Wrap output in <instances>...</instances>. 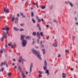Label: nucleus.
I'll use <instances>...</instances> for the list:
<instances>
[{
  "label": "nucleus",
  "instance_id": "nucleus-16",
  "mask_svg": "<svg viewBox=\"0 0 78 78\" xmlns=\"http://www.w3.org/2000/svg\"><path fill=\"white\" fill-rule=\"evenodd\" d=\"M7 75L8 76H10L11 75V73H7Z\"/></svg>",
  "mask_w": 78,
  "mask_h": 78
},
{
  "label": "nucleus",
  "instance_id": "nucleus-27",
  "mask_svg": "<svg viewBox=\"0 0 78 78\" xmlns=\"http://www.w3.org/2000/svg\"><path fill=\"white\" fill-rule=\"evenodd\" d=\"M69 4H70L71 6L72 7H73V4H72V3H71V2H69Z\"/></svg>",
  "mask_w": 78,
  "mask_h": 78
},
{
  "label": "nucleus",
  "instance_id": "nucleus-25",
  "mask_svg": "<svg viewBox=\"0 0 78 78\" xmlns=\"http://www.w3.org/2000/svg\"><path fill=\"white\" fill-rule=\"evenodd\" d=\"M9 27H7L6 29V30L7 31H9Z\"/></svg>",
  "mask_w": 78,
  "mask_h": 78
},
{
  "label": "nucleus",
  "instance_id": "nucleus-61",
  "mask_svg": "<svg viewBox=\"0 0 78 78\" xmlns=\"http://www.w3.org/2000/svg\"><path fill=\"white\" fill-rule=\"evenodd\" d=\"M42 44V41H41V44Z\"/></svg>",
  "mask_w": 78,
  "mask_h": 78
},
{
  "label": "nucleus",
  "instance_id": "nucleus-53",
  "mask_svg": "<svg viewBox=\"0 0 78 78\" xmlns=\"http://www.w3.org/2000/svg\"><path fill=\"white\" fill-rule=\"evenodd\" d=\"M41 20L42 22H44V19H41Z\"/></svg>",
  "mask_w": 78,
  "mask_h": 78
},
{
  "label": "nucleus",
  "instance_id": "nucleus-64",
  "mask_svg": "<svg viewBox=\"0 0 78 78\" xmlns=\"http://www.w3.org/2000/svg\"><path fill=\"white\" fill-rule=\"evenodd\" d=\"M70 70H73V68H71Z\"/></svg>",
  "mask_w": 78,
  "mask_h": 78
},
{
  "label": "nucleus",
  "instance_id": "nucleus-51",
  "mask_svg": "<svg viewBox=\"0 0 78 78\" xmlns=\"http://www.w3.org/2000/svg\"><path fill=\"white\" fill-rule=\"evenodd\" d=\"M67 3V4H68V3H69V1L65 2V3Z\"/></svg>",
  "mask_w": 78,
  "mask_h": 78
},
{
  "label": "nucleus",
  "instance_id": "nucleus-30",
  "mask_svg": "<svg viewBox=\"0 0 78 78\" xmlns=\"http://www.w3.org/2000/svg\"><path fill=\"white\" fill-rule=\"evenodd\" d=\"M65 52L66 53H68L69 52V50L68 49H66L65 50Z\"/></svg>",
  "mask_w": 78,
  "mask_h": 78
},
{
  "label": "nucleus",
  "instance_id": "nucleus-18",
  "mask_svg": "<svg viewBox=\"0 0 78 78\" xmlns=\"http://www.w3.org/2000/svg\"><path fill=\"white\" fill-rule=\"evenodd\" d=\"M42 51L43 55L44 54H45V49H43Z\"/></svg>",
  "mask_w": 78,
  "mask_h": 78
},
{
  "label": "nucleus",
  "instance_id": "nucleus-44",
  "mask_svg": "<svg viewBox=\"0 0 78 78\" xmlns=\"http://www.w3.org/2000/svg\"><path fill=\"white\" fill-rule=\"evenodd\" d=\"M41 47H42V48H44V45H42L41 44Z\"/></svg>",
  "mask_w": 78,
  "mask_h": 78
},
{
  "label": "nucleus",
  "instance_id": "nucleus-19",
  "mask_svg": "<svg viewBox=\"0 0 78 78\" xmlns=\"http://www.w3.org/2000/svg\"><path fill=\"white\" fill-rule=\"evenodd\" d=\"M18 69H19L20 71L22 70V69L21 68H20V65H19L18 66Z\"/></svg>",
  "mask_w": 78,
  "mask_h": 78
},
{
  "label": "nucleus",
  "instance_id": "nucleus-12",
  "mask_svg": "<svg viewBox=\"0 0 78 78\" xmlns=\"http://www.w3.org/2000/svg\"><path fill=\"white\" fill-rule=\"evenodd\" d=\"M13 29H14V30H15V31H19V29H17V28L15 27H13Z\"/></svg>",
  "mask_w": 78,
  "mask_h": 78
},
{
  "label": "nucleus",
  "instance_id": "nucleus-37",
  "mask_svg": "<svg viewBox=\"0 0 78 78\" xmlns=\"http://www.w3.org/2000/svg\"><path fill=\"white\" fill-rule=\"evenodd\" d=\"M13 45H14V46L15 47H16V44L15 43H14Z\"/></svg>",
  "mask_w": 78,
  "mask_h": 78
},
{
  "label": "nucleus",
  "instance_id": "nucleus-31",
  "mask_svg": "<svg viewBox=\"0 0 78 78\" xmlns=\"http://www.w3.org/2000/svg\"><path fill=\"white\" fill-rule=\"evenodd\" d=\"M24 31V30H23V29L21 28L20 29V31Z\"/></svg>",
  "mask_w": 78,
  "mask_h": 78
},
{
  "label": "nucleus",
  "instance_id": "nucleus-11",
  "mask_svg": "<svg viewBox=\"0 0 78 78\" xmlns=\"http://www.w3.org/2000/svg\"><path fill=\"white\" fill-rule=\"evenodd\" d=\"M15 16H13L12 17V22H14V20H15Z\"/></svg>",
  "mask_w": 78,
  "mask_h": 78
},
{
  "label": "nucleus",
  "instance_id": "nucleus-40",
  "mask_svg": "<svg viewBox=\"0 0 78 78\" xmlns=\"http://www.w3.org/2000/svg\"><path fill=\"white\" fill-rule=\"evenodd\" d=\"M6 27H4L2 29V30H6Z\"/></svg>",
  "mask_w": 78,
  "mask_h": 78
},
{
  "label": "nucleus",
  "instance_id": "nucleus-49",
  "mask_svg": "<svg viewBox=\"0 0 78 78\" xmlns=\"http://www.w3.org/2000/svg\"><path fill=\"white\" fill-rule=\"evenodd\" d=\"M3 62H2L1 63V67H2L3 66Z\"/></svg>",
  "mask_w": 78,
  "mask_h": 78
},
{
  "label": "nucleus",
  "instance_id": "nucleus-32",
  "mask_svg": "<svg viewBox=\"0 0 78 78\" xmlns=\"http://www.w3.org/2000/svg\"><path fill=\"white\" fill-rule=\"evenodd\" d=\"M10 44L11 45V47L12 48H13L14 47H13V46H12V44H11V43H10Z\"/></svg>",
  "mask_w": 78,
  "mask_h": 78
},
{
  "label": "nucleus",
  "instance_id": "nucleus-9",
  "mask_svg": "<svg viewBox=\"0 0 78 78\" xmlns=\"http://www.w3.org/2000/svg\"><path fill=\"white\" fill-rule=\"evenodd\" d=\"M19 20V19L18 18L16 17L15 19V23H17L18 22V20Z\"/></svg>",
  "mask_w": 78,
  "mask_h": 78
},
{
  "label": "nucleus",
  "instance_id": "nucleus-24",
  "mask_svg": "<svg viewBox=\"0 0 78 78\" xmlns=\"http://www.w3.org/2000/svg\"><path fill=\"white\" fill-rule=\"evenodd\" d=\"M40 35L41 36H43V33L42 32H40Z\"/></svg>",
  "mask_w": 78,
  "mask_h": 78
},
{
  "label": "nucleus",
  "instance_id": "nucleus-22",
  "mask_svg": "<svg viewBox=\"0 0 78 78\" xmlns=\"http://www.w3.org/2000/svg\"><path fill=\"white\" fill-rule=\"evenodd\" d=\"M3 50L1 49L0 51V53L2 54V53H3Z\"/></svg>",
  "mask_w": 78,
  "mask_h": 78
},
{
  "label": "nucleus",
  "instance_id": "nucleus-60",
  "mask_svg": "<svg viewBox=\"0 0 78 78\" xmlns=\"http://www.w3.org/2000/svg\"><path fill=\"white\" fill-rule=\"evenodd\" d=\"M7 46H8V45H7V44H6L5 45V47H7Z\"/></svg>",
  "mask_w": 78,
  "mask_h": 78
},
{
  "label": "nucleus",
  "instance_id": "nucleus-63",
  "mask_svg": "<svg viewBox=\"0 0 78 78\" xmlns=\"http://www.w3.org/2000/svg\"><path fill=\"white\" fill-rule=\"evenodd\" d=\"M13 61H15H15H16V59H13Z\"/></svg>",
  "mask_w": 78,
  "mask_h": 78
},
{
  "label": "nucleus",
  "instance_id": "nucleus-14",
  "mask_svg": "<svg viewBox=\"0 0 78 78\" xmlns=\"http://www.w3.org/2000/svg\"><path fill=\"white\" fill-rule=\"evenodd\" d=\"M22 59V57L20 56V58H19V59L18 60V61L19 62H21V60Z\"/></svg>",
  "mask_w": 78,
  "mask_h": 78
},
{
  "label": "nucleus",
  "instance_id": "nucleus-41",
  "mask_svg": "<svg viewBox=\"0 0 78 78\" xmlns=\"http://www.w3.org/2000/svg\"><path fill=\"white\" fill-rule=\"evenodd\" d=\"M20 14L22 16L23 15V13H22V12H20Z\"/></svg>",
  "mask_w": 78,
  "mask_h": 78
},
{
  "label": "nucleus",
  "instance_id": "nucleus-36",
  "mask_svg": "<svg viewBox=\"0 0 78 78\" xmlns=\"http://www.w3.org/2000/svg\"><path fill=\"white\" fill-rule=\"evenodd\" d=\"M37 27H38V28H40V27H39V24H37Z\"/></svg>",
  "mask_w": 78,
  "mask_h": 78
},
{
  "label": "nucleus",
  "instance_id": "nucleus-4",
  "mask_svg": "<svg viewBox=\"0 0 78 78\" xmlns=\"http://www.w3.org/2000/svg\"><path fill=\"white\" fill-rule=\"evenodd\" d=\"M33 63H31L30 65V73H31V71H32V67H33Z\"/></svg>",
  "mask_w": 78,
  "mask_h": 78
},
{
  "label": "nucleus",
  "instance_id": "nucleus-45",
  "mask_svg": "<svg viewBox=\"0 0 78 78\" xmlns=\"http://www.w3.org/2000/svg\"><path fill=\"white\" fill-rule=\"evenodd\" d=\"M2 40H1V41H2V42H3V39H4V38H2Z\"/></svg>",
  "mask_w": 78,
  "mask_h": 78
},
{
  "label": "nucleus",
  "instance_id": "nucleus-33",
  "mask_svg": "<svg viewBox=\"0 0 78 78\" xmlns=\"http://www.w3.org/2000/svg\"><path fill=\"white\" fill-rule=\"evenodd\" d=\"M38 21V22H41V20L40 19H39Z\"/></svg>",
  "mask_w": 78,
  "mask_h": 78
},
{
  "label": "nucleus",
  "instance_id": "nucleus-38",
  "mask_svg": "<svg viewBox=\"0 0 78 78\" xmlns=\"http://www.w3.org/2000/svg\"><path fill=\"white\" fill-rule=\"evenodd\" d=\"M22 61L23 62L24 61V62H25V60L24 59L22 58Z\"/></svg>",
  "mask_w": 78,
  "mask_h": 78
},
{
  "label": "nucleus",
  "instance_id": "nucleus-8",
  "mask_svg": "<svg viewBox=\"0 0 78 78\" xmlns=\"http://www.w3.org/2000/svg\"><path fill=\"white\" fill-rule=\"evenodd\" d=\"M45 73H47V75H48L49 74H50V73H49L48 70V69H46V71H45Z\"/></svg>",
  "mask_w": 78,
  "mask_h": 78
},
{
  "label": "nucleus",
  "instance_id": "nucleus-57",
  "mask_svg": "<svg viewBox=\"0 0 78 78\" xmlns=\"http://www.w3.org/2000/svg\"><path fill=\"white\" fill-rule=\"evenodd\" d=\"M8 45H9V47H10V46H11V44H10L9 43Z\"/></svg>",
  "mask_w": 78,
  "mask_h": 78
},
{
  "label": "nucleus",
  "instance_id": "nucleus-35",
  "mask_svg": "<svg viewBox=\"0 0 78 78\" xmlns=\"http://www.w3.org/2000/svg\"><path fill=\"white\" fill-rule=\"evenodd\" d=\"M41 75V74H39V77H42V75Z\"/></svg>",
  "mask_w": 78,
  "mask_h": 78
},
{
  "label": "nucleus",
  "instance_id": "nucleus-43",
  "mask_svg": "<svg viewBox=\"0 0 78 78\" xmlns=\"http://www.w3.org/2000/svg\"><path fill=\"white\" fill-rule=\"evenodd\" d=\"M23 25H24V24H20V26L21 27H22V26H23Z\"/></svg>",
  "mask_w": 78,
  "mask_h": 78
},
{
  "label": "nucleus",
  "instance_id": "nucleus-50",
  "mask_svg": "<svg viewBox=\"0 0 78 78\" xmlns=\"http://www.w3.org/2000/svg\"><path fill=\"white\" fill-rule=\"evenodd\" d=\"M6 67H8V63H6Z\"/></svg>",
  "mask_w": 78,
  "mask_h": 78
},
{
  "label": "nucleus",
  "instance_id": "nucleus-3",
  "mask_svg": "<svg viewBox=\"0 0 78 78\" xmlns=\"http://www.w3.org/2000/svg\"><path fill=\"white\" fill-rule=\"evenodd\" d=\"M4 11L5 12H7V13H9V9L8 8H4Z\"/></svg>",
  "mask_w": 78,
  "mask_h": 78
},
{
  "label": "nucleus",
  "instance_id": "nucleus-54",
  "mask_svg": "<svg viewBox=\"0 0 78 78\" xmlns=\"http://www.w3.org/2000/svg\"><path fill=\"white\" fill-rule=\"evenodd\" d=\"M36 17L37 19H39V17H38V16H36Z\"/></svg>",
  "mask_w": 78,
  "mask_h": 78
},
{
  "label": "nucleus",
  "instance_id": "nucleus-5",
  "mask_svg": "<svg viewBox=\"0 0 78 78\" xmlns=\"http://www.w3.org/2000/svg\"><path fill=\"white\" fill-rule=\"evenodd\" d=\"M52 46H53V47H58V44L56 43H54L52 44Z\"/></svg>",
  "mask_w": 78,
  "mask_h": 78
},
{
  "label": "nucleus",
  "instance_id": "nucleus-42",
  "mask_svg": "<svg viewBox=\"0 0 78 78\" xmlns=\"http://www.w3.org/2000/svg\"><path fill=\"white\" fill-rule=\"evenodd\" d=\"M39 73H40L39 74H42V71H39Z\"/></svg>",
  "mask_w": 78,
  "mask_h": 78
},
{
  "label": "nucleus",
  "instance_id": "nucleus-55",
  "mask_svg": "<svg viewBox=\"0 0 78 78\" xmlns=\"http://www.w3.org/2000/svg\"><path fill=\"white\" fill-rule=\"evenodd\" d=\"M75 24L76 25H78V23L77 22Z\"/></svg>",
  "mask_w": 78,
  "mask_h": 78
},
{
  "label": "nucleus",
  "instance_id": "nucleus-62",
  "mask_svg": "<svg viewBox=\"0 0 78 78\" xmlns=\"http://www.w3.org/2000/svg\"><path fill=\"white\" fill-rule=\"evenodd\" d=\"M28 72H27L26 73V75H27V74H28Z\"/></svg>",
  "mask_w": 78,
  "mask_h": 78
},
{
  "label": "nucleus",
  "instance_id": "nucleus-34",
  "mask_svg": "<svg viewBox=\"0 0 78 78\" xmlns=\"http://www.w3.org/2000/svg\"><path fill=\"white\" fill-rule=\"evenodd\" d=\"M36 6H37V8H39V6H38V4H37V3H36Z\"/></svg>",
  "mask_w": 78,
  "mask_h": 78
},
{
  "label": "nucleus",
  "instance_id": "nucleus-28",
  "mask_svg": "<svg viewBox=\"0 0 78 78\" xmlns=\"http://www.w3.org/2000/svg\"><path fill=\"white\" fill-rule=\"evenodd\" d=\"M43 68H44V70H46L47 69V67H45V66H44L43 67Z\"/></svg>",
  "mask_w": 78,
  "mask_h": 78
},
{
  "label": "nucleus",
  "instance_id": "nucleus-46",
  "mask_svg": "<svg viewBox=\"0 0 78 78\" xmlns=\"http://www.w3.org/2000/svg\"><path fill=\"white\" fill-rule=\"evenodd\" d=\"M62 76L63 78H66V76Z\"/></svg>",
  "mask_w": 78,
  "mask_h": 78
},
{
  "label": "nucleus",
  "instance_id": "nucleus-23",
  "mask_svg": "<svg viewBox=\"0 0 78 78\" xmlns=\"http://www.w3.org/2000/svg\"><path fill=\"white\" fill-rule=\"evenodd\" d=\"M41 8L43 9H45V6H42L41 7Z\"/></svg>",
  "mask_w": 78,
  "mask_h": 78
},
{
  "label": "nucleus",
  "instance_id": "nucleus-2",
  "mask_svg": "<svg viewBox=\"0 0 78 78\" xmlns=\"http://www.w3.org/2000/svg\"><path fill=\"white\" fill-rule=\"evenodd\" d=\"M25 35H21L20 40L22 41V44L23 47H25L26 46L27 44V41L26 40H25Z\"/></svg>",
  "mask_w": 78,
  "mask_h": 78
},
{
  "label": "nucleus",
  "instance_id": "nucleus-7",
  "mask_svg": "<svg viewBox=\"0 0 78 78\" xmlns=\"http://www.w3.org/2000/svg\"><path fill=\"white\" fill-rule=\"evenodd\" d=\"M20 72H21V74H22L23 76L26 77V76H24V74L23 73V71H22V70H20Z\"/></svg>",
  "mask_w": 78,
  "mask_h": 78
},
{
  "label": "nucleus",
  "instance_id": "nucleus-17",
  "mask_svg": "<svg viewBox=\"0 0 78 78\" xmlns=\"http://www.w3.org/2000/svg\"><path fill=\"white\" fill-rule=\"evenodd\" d=\"M33 36H36V33L35 32H33L32 33Z\"/></svg>",
  "mask_w": 78,
  "mask_h": 78
},
{
  "label": "nucleus",
  "instance_id": "nucleus-21",
  "mask_svg": "<svg viewBox=\"0 0 78 78\" xmlns=\"http://www.w3.org/2000/svg\"><path fill=\"white\" fill-rule=\"evenodd\" d=\"M31 13V17H33L34 16V13H33V12H32Z\"/></svg>",
  "mask_w": 78,
  "mask_h": 78
},
{
  "label": "nucleus",
  "instance_id": "nucleus-15",
  "mask_svg": "<svg viewBox=\"0 0 78 78\" xmlns=\"http://www.w3.org/2000/svg\"><path fill=\"white\" fill-rule=\"evenodd\" d=\"M31 20L33 21L34 23H36V21H35V20H34L33 18Z\"/></svg>",
  "mask_w": 78,
  "mask_h": 78
},
{
  "label": "nucleus",
  "instance_id": "nucleus-59",
  "mask_svg": "<svg viewBox=\"0 0 78 78\" xmlns=\"http://www.w3.org/2000/svg\"><path fill=\"white\" fill-rule=\"evenodd\" d=\"M46 27L47 28H48V27H49V26H48V25H47Z\"/></svg>",
  "mask_w": 78,
  "mask_h": 78
},
{
  "label": "nucleus",
  "instance_id": "nucleus-6",
  "mask_svg": "<svg viewBox=\"0 0 78 78\" xmlns=\"http://www.w3.org/2000/svg\"><path fill=\"white\" fill-rule=\"evenodd\" d=\"M7 37V35H6V33H4V35L2 37V38H6Z\"/></svg>",
  "mask_w": 78,
  "mask_h": 78
},
{
  "label": "nucleus",
  "instance_id": "nucleus-20",
  "mask_svg": "<svg viewBox=\"0 0 78 78\" xmlns=\"http://www.w3.org/2000/svg\"><path fill=\"white\" fill-rule=\"evenodd\" d=\"M40 36V34L39 33V32H37V36Z\"/></svg>",
  "mask_w": 78,
  "mask_h": 78
},
{
  "label": "nucleus",
  "instance_id": "nucleus-13",
  "mask_svg": "<svg viewBox=\"0 0 78 78\" xmlns=\"http://www.w3.org/2000/svg\"><path fill=\"white\" fill-rule=\"evenodd\" d=\"M44 64L45 66H46L47 65V61H46V60H44Z\"/></svg>",
  "mask_w": 78,
  "mask_h": 78
},
{
  "label": "nucleus",
  "instance_id": "nucleus-29",
  "mask_svg": "<svg viewBox=\"0 0 78 78\" xmlns=\"http://www.w3.org/2000/svg\"><path fill=\"white\" fill-rule=\"evenodd\" d=\"M54 22H56V23H58V21L56 20H53Z\"/></svg>",
  "mask_w": 78,
  "mask_h": 78
},
{
  "label": "nucleus",
  "instance_id": "nucleus-39",
  "mask_svg": "<svg viewBox=\"0 0 78 78\" xmlns=\"http://www.w3.org/2000/svg\"><path fill=\"white\" fill-rule=\"evenodd\" d=\"M37 37H38V39H41V36H37Z\"/></svg>",
  "mask_w": 78,
  "mask_h": 78
},
{
  "label": "nucleus",
  "instance_id": "nucleus-10",
  "mask_svg": "<svg viewBox=\"0 0 78 78\" xmlns=\"http://www.w3.org/2000/svg\"><path fill=\"white\" fill-rule=\"evenodd\" d=\"M30 38H31V37H30L29 36H27L25 37V39H26L28 40L30 39Z\"/></svg>",
  "mask_w": 78,
  "mask_h": 78
},
{
  "label": "nucleus",
  "instance_id": "nucleus-1",
  "mask_svg": "<svg viewBox=\"0 0 78 78\" xmlns=\"http://www.w3.org/2000/svg\"><path fill=\"white\" fill-rule=\"evenodd\" d=\"M32 53L34 54L36 56H37L38 58H39L40 60L42 61L41 55H40V52L39 51H37L34 49H32Z\"/></svg>",
  "mask_w": 78,
  "mask_h": 78
},
{
  "label": "nucleus",
  "instance_id": "nucleus-58",
  "mask_svg": "<svg viewBox=\"0 0 78 78\" xmlns=\"http://www.w3.org/2000/svg\"><path fill=\"white\" fill-rule=\"evenodd\" d=\"M17 17H19V14L18 13L17 15Z\"/></svg>",
  "mask_w": 78,
  "mask_h": 78
},
{
  "label": "nucleus",
  "instance_id": "nucleus-26",
  "mask_svg": "<svg viewBox=\"0 0 78 78\" xmlns=\"http://www.w3.org/2000/svg\"><path fill=\"white\" fill-rule=\"evenodd\" d=\"M6 61H5L4 62H3V64L4 66H5L6 65Z\"/></svg>",
  "mask_w": 78,
  "mask_h": 78
},
{
  "label": "nucleus",
  "instance_id": "nucleus-48",
  "mask_svg": "<svg viewBox=\"0 0 78 78\" xmlns=\"http://www.w3.org/2000/svg\"><path fill=\"white\" fill-rule=\"evenodd\" d=\"M2 71H3L4 70V68H2L1 69Z\"/></svg>",
  "mask_w": 78,
  "mask_h": 78
},
{
  "label": "nucleus",
  "instance_id": "nucleus-52",
  "mask_svg": "<svg viewBox=\"0 0 78 78\" xmlns=\"http://www.w3.org/2000/svg\"><path fill=\"white\" fill-rule=\"evenodd\" d=\"M66 75V74H65L64 73H62V75Z\"/></svg>",
  "mask_w": 78,
  "mask_h": 78
},
{
  "label": "nucleus",
  "instance_id": "nucleus-56",
  "mask_svg": "<svg viewBox=\"0 0 78 78\" xmlns=\"http://www.w3.org/2000/svg\"><path fill=\"white\" fill-rule=\"evenodd\" d=\"M58 57H61V55L60 54H59L58 56Z\"/></svg>",
  "mask_w": 78,
  "mask_h": 78
},
{
  "label": "nucleus",
  "instance_id": "nucleus-47",
  "mask_svg": "<svg viewBox=\"0 0 78 78\" xmlns=\"http://www.w3.org/2000/svg\"><path fill=\"white\" fill-rule=\"evenodd\" d=\"M23 18H25V16H24V15H23Z\"/></svg>",
  "mask_w": 78,
  "mask_h": 78
}]
</instances>
